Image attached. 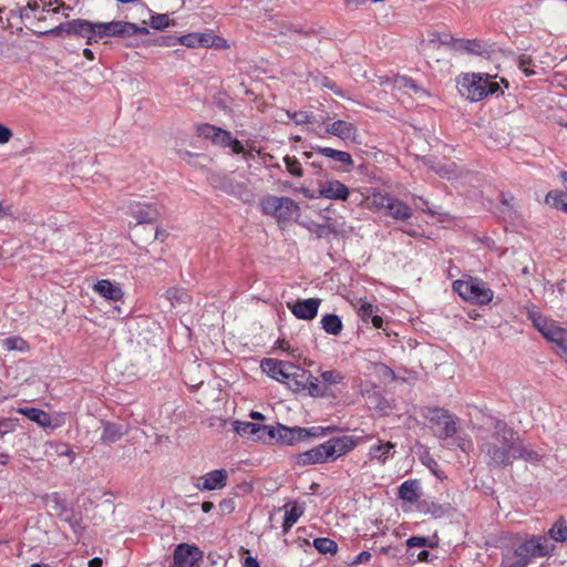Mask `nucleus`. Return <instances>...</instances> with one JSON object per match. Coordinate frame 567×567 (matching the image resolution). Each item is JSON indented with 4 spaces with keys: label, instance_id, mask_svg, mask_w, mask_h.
Listing matches in <instances>:
<instances>
[{
    "label": "nucleus",
    "instance_id": "obj_1",
    "mask_svg": "<svg viewBox=\"0 0 567 567\" xmlns=\"http://www.w3.org/2000/svg\"><path fill=\"white\" fill-rule=\"evenodd\" d=\"M478 431L477 446L489 468H505L515 460L527 462L540 460V455L525 445L517 431L505 420L492 417L491 422Z\"/></svg>",
    "mask_w": 567,
    "mask_h": 567
},
{
    "label": "nucleus",
    "instance_id": "obj_2",
    "mask_svg": "<svg viewBox=\"0 0 567 567\" xmlns=\"http://www.w3.org/2000/svg\"><path fill=\"white\" fill-rule=\"evenodd\" d=\"M458 93L470 102H480L489 95H503L496 76L488 73H463L456 79Z\"/></svg>",
    "mask_w": 567,
    "mask_h": 567
},
{
    "label": "nucleus",
    "instance_id": "obj_3",
    "mask_svg": "<svg viewBox=\"0 0 567 567\" xmlns=\"http://www.w3.org/2000/svg\"><path fill=\"white\" fill-rule=\"evenodd\" d=\"M328 434L331 436L321 442V464L337 461L353 451L363 440L371 437L349 435L339 427L321 426V437Z\"/></svg>",
    "mask_w": 567,
    "mask_h": 567
},
{
    "label": "nucleus",
    "instance_id": "obj_4",
    "mask_svg": "<svg viewBox=\"0 0 567 567\" xmlns=\"http://www.w3.org/2000/svg\"><path fill=\"white\" fill-rule=\"evenodd\" d=\"M453 290L466 302L475 306H487L493 301L494 291L488 284L478 277L468 276L453 282Z\"/></svg>",
    "mask_w": 567,
    "mask_h": 567
},
{
    "label": "nucleus",
    "instance_id": "obj_5",
    "mask_svg": "<svg viewBox=\"0 0 567 567\" xmlns=\"http://www.w3.org/2000/svg\"><path fill=\"white\" fill-rule=\"evenodd\" d=\"M527 318L533 327L550 343L558 348V354L567 360V329L542 313L528 310Z\"/></svg>",
    "mask_w": 567,
    "mask_h": 567
},
{
    "label": "nucleus",
    "instance_id": "obj_6",
    "mask_svg": "<svg viewBox=\"0 0 567 567\" xmlns=\"http://www.w3.org/2000/svg\"><path fill=\"white\" fill-rule=\"evenodd\" d=\"M422 415L430 422L434 436L440 441H446L456 435L460 419L449 410L439 406H426Z\"/></svg>",
    "mask_w": 567,
    "mask_h": 567
},
{
    "label": "nucleus",
    "instance_id": "obj_7",
    "mask_svg": "<svg viewBox=\"0 0 567 567\" xmlns=\"http://www.w3.org/2000/svg\"><path fill=\"white\" fill-rule=\"evenodd\" d=\"M555 545L545 535H532L519 543L515 549V557L523 558L528 564L536 557H548L553 555Z\"/></svg>",
    "mask_w": 567,
    "mask_h": 567
},
{
    "label": "nucleus",
    "instance_id": "obj_8",
    "mask_svg": "<svg viewBox=\"0 0 567 567\" xmlns=\"http://www.w3.org/2000/svg\"><path fill=\"white\" fill-rule=\"evenodd\" d=\"M207 181L214 188L243 202H250L252 197L248 186L243 182L236 181L231 174L212 171L207 176Z\"/></svg>",
    "mask_w": 567,
    "mask_h": 567
},
{
    "label": "nucleus",
    "instance_id": "obj_9",
    "mask_svg": "<svg viewBox=\"0 0 567 567\" xmlns=\"http://www.w3.org/2000/svg\"><path fill=\"white\" fill-rule=\"evenodd\" d=\"M260 207L264 214L274 216L278 221L291 220L299 210V206L293 199L274 195L262 197Z\"/></svg>",
    "mask_w": 567,
    "mask_h": 567
},
{
    "label": "nucleus",
    "instance_id": "obj_10",
    "mask_svg": "<svg viewBox=\"0 0 567 567\" xmlns=\"http://www.w3.org/2000/svg\"><path fill=\"white\" fill-rule=\"evenodd\" d=\"M234 431L241 437L251 439L255 442L274 444V426L248 421H234Z\"/></svg>",
    "mask_w": 567,
    "mask_h": 567
},
{
    "label": "nucleus",
    "instance_id": "obj_11",
    "mask_svg": "<svg viewBox=\"0 0 567 567\" xmlns=\"http://www.w3.org/2000/svg\"><path fill=\"white\" fill-rule=\"evenodd\" d=\"M347 389L346 375L341 371L329 370L321 372V399L332 403L340 399Z\"/></svg>",
    "mask_w": 567,
    "mask_h": 567
},
{
    "label": "nucleus",
    "instance_id": "obj_12",
    "mask_svg": "<svg viewBox=\"0 0 567 567\" xmlns=\"http://www.w3.org/2000/svg\"><path fill=\"white\" fill-rule=\"evenodd\" d=\"M285 383L295 392H305L313 398L319 396V383L309 371L293 365L291 377Z\"/></svg>",
    "mask_w": 567,
    "mask_h": 567
},
{
    "label": "nucleus",
    "instance_id": "obj_13",
    "mask_svg": "<svg viewBox=\"0 0 567 567\" xmlns=\"http://www.w3.org/2000/svg\"><path fill=\"white\" fill-rule=\"evenodd\" d=\"M274 443H281L286 445H293L297 442L306 441L311 436H317V427H289L280 423H278L277 426H274Z\"/></svg>",
    "mask_w": 567,
    "mask_h": 567
},
{
    "label": "nucleus",
    "instance_id": "obj_14",
    "mask_svg": "<svg viewBox=\"0 0 567 567\" xmlns=\"http://www.w3.org/2000/svg\"><path fill=\"white\" fill-rule=\"evenodd\" d=\"M127 214L136 220L135 226H153L161 215L156 204L137 200L130 202Z\"/></svg>",
    "mask_w": 567,
    "mask_h": 567
},
{
    "label": "nucleus",
    "instance_id": "obj_15",
    "mask_svg": "<svg viewBox=\"0 0 567 567\" xmlns=\"http://www.w3.org/2000/svg\"><path fill=\"white\" fill-rule=\"evenodd\" d=\"M461 54L476 55L483 59H491L494 50V44L484 39H463L458 38L455 51Z\"/></svg>",
    "mask_w": 567,
    "mask_h": 567
},
{
    "label": "nucleus",
    "instance_id": "obj_16",
    "mask_svg": "<svg viewBox=\"0 0 567 567\" xmlns=\"http://www.w3.org/2000/svg\"><path fill=\"white\" fill-rule=\"evenodd\" d=\"M321 156L328 159L327 166L337 173H350L354 167V161L350 153L321 146Z\"/></svg>",
    "mask_w": 567,
    "mask_h": 567
},
{
    "label": "nucleus",
    "instance_id": "obj_17",
    "mask_svg": "<svg viewBox=\"0 0 567 567\" xmlns=\"http://www.w3.org/2000/svg\"><path fill=\"white\" fill-rule=\"evenodd\" d=\"M203 556V551L196 545L181 543L174 549L172 567H194Z\"/></svg>",
    "mask_w": 567,
    "mask_h": 567
},
{
    "label": "nucleus",
    "instance_id": "obj_18",
    "mask_svg": "<svg viewBox=\"0 0 567 567\" xmlns=\"http://www.w3.org/2000/svg\"><path fill=\"white\" fill-rule=\"evenodd\" d=\"M18 413L27 416L30 421L37 423L43 429L55 430L64 424V416L52 417L48 412L38 408H20Z\"/></svg>",
    "mask_w": 567,
    "mask_h": 567
},
{
    "label": "nucleus",
    "instance_id": "obj_19",
    "mask_svg": "<svg viewBox=\"0 0 567 567\" xmlns=\"http://www.w3.org/2000/svg\"><path fill=\"white\" fill-rule=\"evenodd\" d=\"M197 134L200 137L209 140L214 145L219 147H227L233 135L229 131L208 123L198 125Z\"/></svg>",
    "mask_w": 567,
    "mask_h": 567
},
{
    "label": "nucleus",
    "instance_id": "obj_20",
    "mask_svg": "<svg viewBox=\"0 0 567 567\" xmlns=\"http://www.w3.org/2000/svg\"><path fill=\"white\" fill-rule=\"evenodd\" d=\"M293 365L290 362L277 361L275 359H264L261 361V369L272 379L284 382L288 381L293 371Z\"/></svg>",
    "mask_w": 567,
    "mask_h": 567
},
{
    "label": "nucleus",
    "instance_id": "obj_21",
    "mask_svg": "<svg viewBox=\"0 0 567 567\" xmlns=\"http://www.w3.org/2000/svg\"><path fill=\"white\" fill-rule=\"evenodd\" d=\"M228 473L224 468L214 470L197 480L195 486L199 491H215L226 486Z\"/></svg>",
    "mask_w": 567,
    "mask_h": 567
},
{
    "label": "nucleus",
    "instance_id": "obj_22",
    "mask_svg": "<svg viewBox=\"0 0 567 567\" xmlns=\"http://www.w3.org/2000/svg\"><path fill=\"white\" fill-rule=\"evenodd\" d=\"M105 37L126 38V21L94 22V42Z\"/></svg>",
    "mask_w": 567,
    "mask_h": 567
},
{
    "label": "nucleus",
    "instance_id": "obj_23",
    "mask_svg": "<svg viewBox=\"0 0 567 567\" xmlns=\"http://www.w3.org/2000/svg\"><path fill=\"white\" fill-rule=\"evenodd\" d=\"M394 454L395 444L382 440H378L375 444L371 445L368 452L369 458L378 462L380 465H384L389 460L393 458Z\"/></svg>",
    "mask_w": 567,
    "mask_h": 567
},
{
    "label": "nucleus",
    "instance_id": "obj_24",
    "mask_svg": "<svg viewBox=\"0 0 567 567\" xmlns=\"http://www.w3.org/2000/svg\"><path fill=\"white\" fill-rule=\"evenodd\" d=\"M69 35H76L85 39L87 45L94 43V22L85 19H73L68 21Z\"/></svg>",
    "mask_w": 567,
    "mask_h": 567
},
{
    "label": "nucleus",
    "instance_id": "obj_25",
    "mask_svg": "<svg viewBox=\"0 0 567 567\" xmlns=\"http://www.w3.org/2000/svg\"><path fill=\"white\" fill-rule=\"evenodd\" d=\"M216 40H219V38L212 33L193 32L177 37V43L187 48H210L215 45Z\"/></svg>",
    "mask_w": 567,
    "mask_h": 567
},
{
    "label": "nucleus",
    "instance_id": "obj_26",
    "mask_svg": "<svg viewBox=\"0 0 567 567\" xmlns=\"http://www.w3.org/2000/svg\"><path fill=\"white\" fill-rule=\"evenodd\" d=\"M289 308L298 319L311 320L318 313L319 299L309 298L305 300H297L292 306H289Z\"/></svg>",
    "mask_w": 567,
    "mask_h": 567
},
{
    "label": "nucleus",
    "instance_id": "obj_27",
    "mask_svg": "<svg viewBox=\"0 0 567 567\" xmlns=\"http://www.w3.org/2000/svg\"><path fill=\"white\" fill-rule=\"evenodd\" d=\"M350 194L349 187L337 179L321 184V197L332 200H346Z\"/></svg>",
    "mask_w": 567,
    "mask_h": 567
},
{
    "label": "nucleus",
    "instance_id": "obj_28",
    "mask_svg": "<svg viewBox=\"0 0 567 567\" xmlns=\"http://www.w3.org/2000/svg\"><path fill=\"white\" fill-rule=\"evenodd\" d=\"M94 291L101 297L114 302L122 300L124 297L121 286L109 279L97 280L94 285Z\"/></svg>",
    "mask_w": 567,
    "mask_h": 567
},
{
    "label": "nucleus",
    "instance_id": "obj_29",
    "mask_svg": "<svg viewBox=\"0 0 567 567\" xmlns=\"http://www.w3.org/2000/svg\"><path fill=\"white\" fill-rule=\"evenodd\" d=\"M378 310V307L374 306L373 303L360 299L358 316L361 318L362 321L369 322L370 320L374 328L380 329L383 326V319L381 316L377 315Z\"/></svg>",
    "mask_w": 567,
    "mask_h": 567
},
{
    "label": "nucleus",
    "instance_id": "obj_30",
    "mask_svg": "<svg viewBox=\"0 0 567 567\" xmlns=\"http://www.w3.org/2000/svg\"><path fill=\"white\" fill-rule=\"evenodd\" d=\"M386 215L395 220H408L412 216V208L403 200L392 196L388 204Z\"/></svg>",
    "mask_w": 567,
    "mask_h": 567
},
{
    "label": "nucleus",
    "instance_id": "obj_31",
    "mask_svg": "<svg viewBox=\"0 0 567 567\" xmlns=\"http://www.w3.org/2000/svg\"><path fill=\"white\" fill-rule=\"evenodd\" d=\"M102 429L101 442L105 445H111L117 442L126 434V430L122 424L110 421L103 422Z\"/></svg>",
    "mask_w": 567,
    "mask_h": 567
},
{
    "label": "nucleus",
    "instance_id": "obj_32",
    "mask_svg": "<svg viewBox=\"0 0 567 567\" xmlns=\"http://www.w3.org/2000/svg\"><path fill=\"white\" fill-rule=\"evenodd\" d=\"M501 207L497 208V215L504 220L515 219L517 217V210L515 207V197L509 192H501L499 194Z\"/></svg>",
    "mask_w": 567,
    "mask_h": 567
},
{
    "label": "nucleus",
    "instance_id": "obj_33",
    "mask_svg": "<svg viewBox=\"0 0 567 567\" xmlns=\"http://www.w3.org/2000/svg\"><path fill=\"white\" fill-rule=\"evenodd\" d=\"M326 131L344 141L354 138L357 134V127L352 123L342 120L334 121L327 126Z\"/></svg>",
    "mask_w": 567,
    "mask_h": 567
},
{
    "label": "nucleus",
    "instance_id": "obj_34",
    "mask_svg": "<svg viewBox=\"0 0 567 567\" xmlns=\"http://www.w3.org/2000/svg\"><path fill=\"white\" fill-rule=\"evenodd\" d=\"M399 498L409 503H415L421 496L420 483L416 480H408L403 482L398 492Z\"/></svg>",
    "mask_w": 567,
    "mask_h": 567
},
{
    "label": "nucleus",
    "instance_id": "obj_35",
    "mask_svg": "<svg viewBox=\"0 0 567 567\" xmlns=\"http://www.w3.org/2000/svg\"><path fill=\"white\" fill-rule=\"evenodd\" d=\"M52 1L45 0H29L24 7H19V18L21 20L29 19L30 13H33L37 17V12L41 9L42 12L47 10V7L52 6Z\"/></svg>",
    "mask_w": 567,
    "mask_h": 567
},
{
    "label": "nucleus",
    "instance_id": "obj_36",
    "mask_svg": "<svg viewBox=\"0 0 567 567\" xmlns=\"http://www.w3.org/2000/svg\"><path fill=\"white\" fill-rule=\"evenodd\" d=\"M321 329L332 336H339L343 329L342 320L334 313H327L321 317Z\"/></svg>",
    "mask_w": 567,
    "mask_h": 567
},
{
    "label": "nucleus",
    "instance_id": "obj_37",
    "mask_svg": "<svg viewBox=\"0 0 567 567\" xmlns=\"http://www.w3.org/2000/svg\"><path fill=\"white\" fill-rule=\"evenodd\" d=\"M548 537L557 543L567 542V520L560 516L548 530Z\"/></svg>",
    "mask_w": 567,
    "mask_h": 567
},
{
    "label": "nucleus",
    "instance_id": "obj_38",
    "mask_svg": "<svg viewBox=\"0 0 567 567\" xmlns=\"http://www.w3.org/2000/svg\"><path fill=\"white\" fill-rule=\"evenodd\" d=\"M419 511L424 514H430L435 518H441L447 513V507L434 501L423 499L419 504Z\"/></svg>",
    "mask_w": 567,
    "mask_h": 567
},
{
    "label": "nucleus",
    "instance_id": "obj_39",
    "mask_svg": "<svg viewBox=\"0 0 567 567\" xmlns=\"http://www.w3.org/2000/svg\"><path fill=\"white\" fill-rule=\"evenodd\" d=\"M264 31L268 34L276 37L277 34H285L289 30V25L274 17H269L262 21Z\"/></svg>",
    "mask_w": 567,
    "mask_h": 567
},
{
    "label": "nucleus",
    "instance_id": "obj_40",
    "mask_svg": "<svg viewBox=\"0 0 567 567\" xmlns=\"http://www.w3.org/2000/svg\"><path fill=\"white\" fill-rule=\"evenodd\" d=\"M545 203L567 213V192L550 190L545 197Z\"/></svg>",
    "mask_w": 567,
    "mask_h": 567
},
{
    "label": "nucleus",
    "instance_id": "obj_41",
    "mask_svg": "<svg viewBox=\"0 0 567 567\" xmlns=\"http://www.w3.org/2000/svg\"><path fill=\"white\" fill-rule=\"evenodd\" d=\"M391 198L392 195H390L389 193L382 192L380 189H373L370 197V207L375 210H386L388 204L390 203Z\"/></svg>",
    "mask_w": 567,
    "mask_h": 567
},
{
    "label": "nucleus",
    "instance_id": "obj_42",
    "mask_svg": "<svg viewBox=\"0 0 567 567\" xmlns=\"http://www.w3.org/2000/svg\"><path fill=\"white\" fill-rule=\"evenodd\" d=\"M2 347L7 351L18 350L21 352H25L30 349L28 341L19 336L9 337L2 340Z\"/></svg>",
    "mask_w": 567,
    "mask_h": 567
},
{
    "label": "nucleus",
    "instance_id": "obj_43",
    "mask_svg": "<svg viewBox=\"0 0 567 567\" xmlns=\"http://www.w3.org/2000/svg\"><path fill=\"white\" fill-rule=\"evenodd\" d=\"M319 463V446H315L309 451L299 453L296 455V464L300 466H306L310 464Z\"/></svg>",
    "mask_w": 567,
    "mask_h": 567
},
{
    "label": "nucleus",
    "instance_id": "obj_44",
    "mask_svg": "<svg viewBox=\"0 0 567 567\" xmlns=\"http://www.w3.org/2000/svg\"><path fill=\"white\" fill-rule=\"evenodd\" d=\"M165 297L171 301L172 306L184 303L189 298L186 290L178 287L168 288L165 292Z\"/></svg>",
    "mask_w": 567,
    "mask_h": 567
},
{
    "label": "nucleus",
    "instance_id": "obj_45",
    "mask_svg": "<svg viewBox=\"0 0 567 567\" xmlns=\"http://www.w3.org/2000/svg\"><path fill=\"white\" fill-rule=\"evenodd\" d=\"M406 546L409 548L413 547H429V548H436L439 546V539L435 537V539H431L425 536H412L408 538Z\"/></svg>",
    "mask_w": 567,
    "mask_h": 567
},
{
    "label": "nucleus",
    "instance_id": "obj_46",
    "mask_svg": "<svg viewBox=\"0 0 567 567\" xmlns=\"http://www.w3.org/2000/svg\"><path fill=\"white\" fill-rule=\"evenodd\" d=\"M171 24H174L173 21H171L168 14L166 13H154L151 12L150 18V25L155 30H164Z\"/></svg>",
    "mask_w": 567,
    "mask_h": 567
},
{
    "label": "nucleus",
    "instance_id": "obj_47",
    "mask_svg": "<svg viewBox=\"0 0 567 567\" xmlns=\"http://www.w3.org/2000/svg\"><path fill=\"white\" fill-rule=\"evenodd\" d=\"M167 237V233L165 230L159 229L158 227H151L148 230V235L146 238H142V236L136 231L135 238H136V245L138 243L147 244L152 243L155 239H161L162 241Z\"/></svg>",
    "mask_w": 567,
    "mask_h": 567
},
{
    "label": "nucleus",
    "instance_id": "obj_48",
    "mask_svg": "<svg viewBox=\"0 0 567 567\" xmlns=\"http://www.w3.org/2000/svg\"><path fill=\"white\" fill-rule=\"evenodd\" d=\"M458 38H454L449 32L443 33H434L432 34L431 42L437 41L441 45L446 47L447 49L455 51L456 43Z\"/></svg>",
    "mask_w": 567,
    "mask_h": 567
},
{
    "label": "nucleus",
    "instance_id": "obj_49",
    "mask_svg": "<svg viewBox=\"0 0 567 567\" xmlns=\"http://www.w3.org/2000/svg\"><path fill=\"white\" fill-rule=\"evenodd\" d=\"M39 37H60L62 34L69 35L68 22L60 23L59 25L49 30H33Z\"/></svg>",
    "mask_w": 567,
    "mask_h": 567
},
{
    "label": "nucleus",
    "instance_id": "obj_50",
    "mask_svg": "<svg viewBox=\"0 0 567 567\" xmlns=\"http://www.w3.org/2000/svg\"><path fill=\"white\" fill-rule=\"evenodd\" d=\"M533 59L528 54H520L517 58V66L518 69L526 75L530 76L535 74V71L533 69Z\"/></svg>",
    "mask_w": 567,
    "mask_h": 567
},
{
    "label": "nucleus",
    "instance_id": "obj_51",
    "mask_svg": "<svg viewBox=\"0 0 567 567\" xmlns=\"http://www.w3.org/2000/svg\"><path fill=\"white\" fill-rule=\"evenodd\" d=\"M454 442L453 445H455L457 449L463 451L464 453H468L473 450V442L468 434H457L453 437Z\"/></svg>",
    "mask_w": 567,
    "mask_h": 567
},
{
    "label": "nucleus",
    "instance_id": "obj_52",
    "mask_svg": "<svg viewBox=\"0 0 567 567\" xmlns=\"http://www.w3.org/2000/svg\"><path fill=\"white\" fill-rule=\"evenodd\" d=\"M400 86L412 90L415 93L424 92V89L412 78L403 75L398 80Z\"/></svg>",
    "mask_w": 567,
    "mask_h": 567
},
{
    "label": "nucleus",
    "instance_id": "obj_53",
    "mask_svg": "<svg viewBox=\"0 0 567 567\" xmlns=\"http://www.w3.org/2000/svg\"><path fill=\"white\" fill-rule=\"evenodd\" d=\"M299 516H300V513L298 512V509L296 507H293L289 511H286L285 516H284V523H282L284 529H288L293 524H296Z\"/></svg>",
    "mask_w": 567,
    "mask_h": 567
},
{
    "label": "nucleus",
    "instance_id": "obj_54",
    "mask_svg": "<svg viewBox=\"0 0 567 567\" xmlns=\"http://www.w3.org/2000/svg\"><path fill=\"white\" fill-rule=\"evenodd\" d=\"M420 460L424 466H426L434 475L437 476L439 464L430 452L426 451L423 455H421Z\"/></svg>",
    "mask_w": 567,
    "mask_h": 567
},
{
    "label": "nucleus",
    "instance_id": "obj_55",
    "mask_svg": "<svg viewBox=\"0 0 567 567\" xmlns=\"http://www.w3.org/2000/svg\"><path fill=\"white\" fill-rule=\"evenodd\" d=\"M148 33H150V30L146 27L137 25L136 23L126 21V38L138 35V34L146 35Z\"/></svg>",
    "mask_w": 567,
    "mask_h": 567
},
{
    "label": "nucleus",
    "instance_id": "obj_56",
    "mask_svg": "<svg viewBox=\"0 0 567 567\" xmlns=\"http://www.w3.org/2000/svg\"><path fill=\"white\" fill-rule=\"evenodd\" d=\"M338 551V544L330 538L321 537V555H334Z\"/></svg>",
    "mask_w": 567,
    "mask_h": 567
},
{
    "label": "nucleus",
    "instance_id": "obj_57",
    "mask_svg": "<svg viewBox=\"0 0 567 567\" xmlns=\"http://www.w3.org/2000/svg\"><path fill=\"white\" fill-rule=\"evenodd\" d=\"M285 163L287 166L288 172L293 176H301L302 175V168L300 163L296 158H291L289 156L285 157Z\"/></svg>",
    "mask_w": 567,
    "mask_h": 567
},
{
    "label": "nucleus",
    "instance_id": "obj_58",
    "mask_svg": "<svg viewBox=\"0 0 567 567\" xmlns=\"http://www.w3.org/2000/svg\"><path fill=\"white\" fill-rule=\"evenodd\" d=\"M53 509L56 512L59 516H63L68 514L66 503L63 498H61L56 493L52 495Z\"/></svg>",
    "mask_w": 567,
    "mask_h": 567
},
{
    "label": "nucleus",
    "instance_id": "obj_59",
    "mask_svg": "<svg viewBox=\"0 0 567 567\" xmlns=\"http://www.w3.org/2000/svg\"><path fill=\"white\" fill-rule=\"evenodd\" d=\"M321 87H327V89L331 90L338 96L344 95L341 87L333 80H331L327 76H321Z\"/></svg>",
    "mask_w": 567,
    "mask_h": 567
},
{
    "label": "nucleus",
    "instance_id": "obj_60",
    "mask_svg": "<svg viewBox=\"0 0 567 567\" xmlns=\"http://www.w3.org/2000/svg\"><path fill=\"white\" fill-rule=\"evenodd\" d=\"M55 452L59 456H68L71 462L75 458V453L68 443H58Z\"/></svg>",
    "mask_w": 567,
    "mask_h": 567
},
{
    "label": "nucleus",
    "instance_id": "obj_61",
    "mask_svg": "<svg viewBox=\"0 0 567 567\" xmlns=\"http://www.w3.org/2000/svg\"><path fill=\"white\" fill-rule=\"evenodd\" d=\"M16 429V421L12 419L0 420V437H3L7 433L12 432Z\"/></svg>",
    "mask_w": 567,
    "mask_h": 567
},
{
    "label": "nucleus",
    "instance_id": "obj_62",
    "mask_svg": "<svg viewBox=\"0 0 567 567\" xmlns=\"http://www.w3.org/2000/svg\"><path fill=\"white\" fill-rule=\"evenodd\" d=\"M159 47H174L177 44V37L175 35H159L154 41Z\"/></svg>",
    "mask_w": 567,
    "mask_h": 567
},
{
    "label": "nucleus",
    "instance_id": "obj_63",
    "mask_svg": "<svg viewBox=\"0 0 567 567\" xmlns=\"http://www.w3.org/2000/svg\"><path fill=\"white\" fill-rule=\"evenodd\" d=\"M227 147H230L234 154H241L245 151L241 142L233 135L230 137L229 144H227Z\"/></svg>",
    "mask_w": 567,
    "mask_h": 567
},
{
    "label": "nucleus",
    "instance_id": "obj_64",
    "mask_svg": "<svg viewBox=\"0 0 567 567\" xmlns=\"http://www.w3.org/2000/svg\"><path fill=\"white\" fill-rule=\"evenodd\" d=\"M219 508L223 513L230 514L235 511V502L233 498H224L219 503Z\"/></svg>",
    "mask_w": 567,
    "mask_h": 567
}]
</instances>
